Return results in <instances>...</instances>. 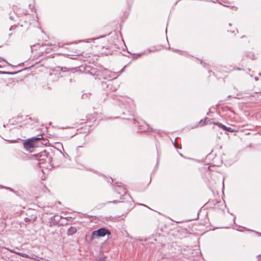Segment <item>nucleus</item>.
I'll return each mask as SVG.
<instances>
[{
  "instance_id": "nucleus-2",
  "label": "nucleus",
  "mask_w": 261,
  "mask_h": 261,
  "mask_svg": "<svg viewBox=\"0 0 261 261\" xmlns=\"http://www.w3.org/2000/svg\"><path fill=\"white\" fill-rule=\"evenodd\" d=\"M27 215L28 217L24 219L25 222L33 223L35 221L37 218V213L34 210H29L27 211Z\"/></svg>"
},
{
  "instance_id": "nucleus-17",
  "label": "nucleus",
  "mask_w": 261,
  "mask_h": 261,
  "mask_svg": "<svg viewBox=\"0 0 261 261\" xmlns=\"http://www.w3.org/2000/svg\"><path fill=\"white\" fill-rule=\"evenodd\" d=\"M29 8L32 11V10L33 9H34V5H32V4H30L29 5Z\"/></svg>"
},
{
  "instance_id": "nucleus-20",
  "label": "nucleus",
  "mask_w": 261,
  "mask_h": 261,
  "mask_svg": "<svg viewBox=\"0 0 261 261\" xmlns=\"http://www.w3.org/2000/svg\"><path fill=\"white\" fill-rule=\"evenodd\" d=\"M9 18H10V19H11V20H14V17H13L12 16H11L10 15V16H9Z\"/></svg>"
},
{
  "instance_id": "nucleus-26",
  "label": "nucleus",
  "mask_w": 261,
  "mask_h": 261,
  "mask_svg": "<svg viewBox=\"0 0 261 261\" xmlns=\"http://www.w3.org/2000/svg\"><path fill=\"white\" fill-rule=\"evenodd\" d=\"M143 206H146L144 204H142Z\"/></svg>"
},
{
  "instance_id": "nucleus-13",
  "label": "nucleus",
  "mask_w": 261,
  "mask_h": 261,
  "mask_svg": "<svg viewBox=\"0 0 261 261\" xmlns=\"http://www.w3.org/2000/svg\"><path fill=\"white\" fill-rule=\"evenodd\" d=\"M106 257H101L99 258L98 259H95V261H106Z\"/></svg>"
},
{
  "instance_id": "nucleus-23",
  "label": "nucleus",
  "mask_w": 261,
  "mask_h": 261,
  "mask_svg": "<svg viewBox=\"0 0 261 261\" xmlns=\"http://www.w3.org/2000/svg\"><path fill=\"white\" fill-rule=\"evenodd\" d=\"M260 256H261V255H258L257 256V258H258V257H260Z\"/></svg>"
},
{
  "instance_id": "nucleus-21",
  "label": "nucleus",
  "mask_w": 261,
  "mask_h": 261,
  "mask_svg": "<svg viewBox=\"0 0 261 261\" xmlns=\"http://www.w3.org/2000/svg\"><path fill=\"white\" fill-rule=\"evenodd\" d=\"M255 233H256L259 236H261V233L258 232H255Z\"/></svg>"
},
{
  "instance_id": "nucleus-19",
  "label": "nucleus",
  "mask_w": 261,
  "mask_h": 261,
  "mask_svg": "<svg viewBox=\"0 0 261 261\" xmlns=\"http://www.w3.org/2000/svg\"><path fill=\"white\" fill-rule=\"evenodd\" d=\"M118 201L117 200H114V201H112V202L109 201V203H111V202H112V203H118Z\"/></svg>"
},
{
  "instance_id": "nucleus-9",
  "label": "nucleus",
  "mask_w": 261,
  "mask_h": 261,
  "mask_svg": "<svg viewBox=\"0 0 261 261\" xmlns=\"http://www.w3.org/2000/svg\"><path fill=\"white\" fill-rule=\"evenodd\" d=\"M118 187L120 188V190H122V193H124V195L122 196L123 197H127L129 199H132L130 196L126 193L125 189L121 187L120 185H118Z\"/></svg>"
},
{
  "instance_id": "nucleus-10",
  "label": "nucleus",
  "mask_w": 261,
  "mask_h": 261,
  "mask_svg": "<svg viewBox=\"0 0 261 261\" xmlns=\"http://www.w3.org/2000/svg\"><path fill=\"white\" fill-rule=\"evenodd\" d=\"M16 73H17V72H9V71H0V74H2L14 75Z\"/></svg>"
},
{
  "instance_id": "nucleus-6",
  "label": "nucleus",
  "mask_w": 261,
  "mask_h": 261,
  "mask_svg": "<svg viewBox=\"0 0 261 261\" xmlns=\"http://www.w3.org/2000/svg\"><path fill=\"white\" fill-rule=\"evenodd\" d=\"M8 250L10 252H12V253H14L16 254H17L21 257H25V258H31V257L28 254H25V253H21V252H16L14 250H11V249H8Z\"/></svg>"
},
{
  "instance_id": "nucleus-1",
  "label": "nucleus",
  "mask_w": 261,
  "mask_h": 261,
  "mask_svg": "<svg viewBox=\"0 0 261 261\" xmlns=\"http://www.w3.org/2000/svg\"><path fill=\"white\" fill-rule=\"evenodd\" d=\"M111 234L110 231L108 229L105 227H101L92 232L90 239L92 240L95 238L103 237L107 234L110 236Z\"/></svg>"
},
{
  "instance_id": "nucleus-8",
  "label": "nucleus",
  "mask_w": 261,
  "mask_h": 261,
  "mask_svg": "<svg viewBox=\"0 0 261 261\" xmlns=\"http://www.w3.org/2000/svg\"><path fill=\"white\" fill-rule=\"evenodd\" d=\"M48 154H47L46 151H44L43 152H41L38 160H39V161L40 162L41 161H45L48 158Z\"/></svg>"
},
{
  "instance_id": "nucleus-5",
  "label": "nucleus",
  "mask_w": 261,
  "mask_h": 261,
  "mask_svg": "<svg viewBox=\"0 0 261 261\" xmlns=\"http://www.w3.org/2000/svg\"><path fill=\"white\" fill-rule=\"evenodd\" d=\"M106 72L108 74L109 76L107 77H104L105 79H107L109 81H111L113 79H115L116 76L115 73L111 72L110 71L106 70Z\"/></svg>"
},
{
  "instance_id": "nucleus-4",
  "label": "nucleus",
  "mask_w": 261,
  "mask_h": 261,
  "mask_svg": "<svg viewBox=\"0 0 261 261\" xmlns=\"http://www.w3.org/2000/svg\"><path fill=\"white\" fill-rule=\"evenodd\" d=\"M215 124L217 125L220 128H221L223 130H224L225 131H227L228 132L233 133V132H236L235 129H232V128H231V127H227L225 125H224L223 124H222L221 123L215 122Z\"/></svg>"
},
{
  "instance_id": "nucleus-3",
  "label": "nucleus",
  "mask_w": 261,
  "mask_h": 261,
  "mask_svg": "<svg viewBox=\"0 0 261 261\" xmlns=\"http://www.w3.org/2000/svg\"><path fill=\"white\" fill-rule=\"evenodd\" d=\"M41 138L33 137L28 139L24 142L23 146L27 149H30L35 146V142L36 140H40Z\"/></svg>"
},
{
  "instance_id": "nucleus-11",
  "label": "nucleus",
  "mask_w": 261,
  "mask_h": 261,
  "mask_svg": "<svg viewBox=\"0 0 261 261\" xmlns=\"http://www.w3.org/2000/svg\"><path fill=\"white\" fill-rule=\"evenodd\" d=\"M155 50H150V49H147V50H145L144 52H142V53L139 54L138 55L139 56H141L144 55L148 54H149V53H150L151 52H153Z\"/></svg>"
},
{
  "instance_id": "nucleus-22",
  "label": "nucleus",
  "mask_w": 261,
  "mask_h": 261,
  "mask_svg": "<svg viewBox=\"0 0 261 261\" xmlns=\"http://www.w3.org/2000/svg\"><path fill=\"white\" fill-rule=\"evenodd\" d=\"M9 30H10V31H12V27H10V28L9 29Z\"/></svg>"
},
{
  "instance_id": "nucleus-7",
  "label": "nucleus",
  "mask_w": 261,
  "mask_h": 261,
  "mask_svg": "<svg viewBox=\"0 0 261 261\" xmlns=\"http://www.w3.org/2000/svg\"><path fill=\"white\" fill-rule=\"evenodd\" d=\"M76 231L77 229L75 227L70 226L67 230V234L68 236H72L76 233Z\"/></svg>"
},
{
  "instance_id": "nucleus-25",
  "label": "nucleus",
  "mask_w": 261,
  "mask_h": 261,
  "mask_svg": "<svg viewBox=\"0 0 261 261\" xmlns=\"http://www.w3.org/2000/svg\"><path fill=\"white\" fill-rule=\"evenodd\" d=\"M259 75L260 76H261V73H259Z\"/></svg>"
},
{
  "instance_id": "nucleus-24",
  "label": "nucleus",
  "mask_w": 261,
  "mask_h": 261,
  "mask_svg": "<svg viewBox=\"0 0 261 261\" xmlns=\"http://www.w3.org/2000/svg\"><path fill=\"white\" fill-rule=\"evenodd\" d=\"M230 32L233 33H234V31H230Z\"/></svg>"
},
{
  "instance_id": "nucleus-14",
  "label": "nucleus",
  "mask_w": 261,
  "mask_h": 261,
  "mask_svg": "<svg viewBox=\"0 0 261 261\" xmlns=\"http://www.w3.org/2000/svg\"><path fill=\"white\" fill-rule=\"evenodd\" d=\"M58 68H60V70L61 71H62L63 72H65V71H66V67H62L59 66V67H58Z\"/></svg>"
},
{
  "instance_id": "nucleus-18",
  "label": "nucleus",
  "mask_w": 261,
  "mask_h": 261,
  "mask_svg": "<svg viewBox=\"0 0 261 261\" xmlns=\"http://www.w3.org/2000/svg\"><path fill=\"white\" fill-rule=\"evenodd\" d=\"M171 49L172 50H173V51H174V52H178V53H179L180 54H181V51L180 50H178L177 49H173V48H171Z\"/></svg>"
},
{
  "instance_id": "nucleus-16",
  "label": "nucleus",
  "mask_w": 261,
  "mask_h": 261,
  "mask_svg": "<svg viewBox=\"0 0 261 261\" xmlns=\"http://www.w3.org/2000/svg\"><path fill=\"white\" fill-rule=\"evenodd\" d=\"M174 146L175 147L177 148V149H181V145L179 146V145H177L175 144V142L174 143Z\"/></svg>"
},
{
  "instance_id": "nucleus-15",
  "label": "nucleus",
  "mask_w": 261,
  "mask_h": 261,
  "mask_svg": "<svg viewBox=\"0 0 261 261\" xmlns=\"http://www.w3.org/2000/svg\"><path fill=\"white\" fill-rule=\"evenodd\" d=\"M206 119H207V118L205 117L204 120H201L200 121V123H202V124L201 125L205 124V121H206Z\"/></svg>"
},
{
  "instance_id": "nucleus-12",
  "label": "nucleus",
  "mask_w": 261,
  "mask_h": 261,
  "mask_svg": "<svg viewBox=\"0 0 261 261\" xmlns=\"http://www.w3.org/2000/svg\"><path fill=\"white\" fill-rule=\"evenodd\" d=\"M0 187L1 189H6L7 190H9L10 191L15 193V194H16V192L15 191H14L12 188H10V187H4L3 186H0Z\"/></svg>"
}]
</instances>
